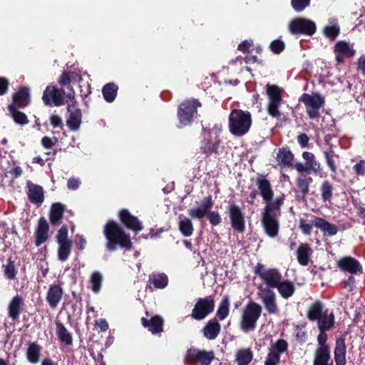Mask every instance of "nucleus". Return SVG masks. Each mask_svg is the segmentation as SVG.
<instances>
[{"label": "nucleus", "instance_id": "51", "mask_svg": "<svg viewBox=\"0 0 365 365\" xmlns=\"http://www.w3.org/2000/svg\"><path fill=\"white\" fill-rule=\"evenodd\" d=\"M323 154H324V156L326 160V163H327L329 170L332 173H335L337 170V167L334 160V151L332 150H330L329 151H324Z\"/></svg>", "mask_w": 365, "mask_h": 365}, {"label": "nucleus", "instance_id": "14", "mask_svg": "<svg viewBox=\"0 0 365 365\" xmlns=\"http://www.w3.org/2000/svg\"><path fill=\"white\" fill-rule=\"evenodd\" d=\"M214 300L210 297L200 298L195 304L191 316L193 319L201 320L205 319L214 310Z\"/></svg>", "mask_w": 365, "mask_h": 365}, {"label": "nucleus", "instance_id": "36", "mask_svg": "<svg viewBox=\"0 0 365 365\" xmlns=\"http://www.w3.org/2000/svg\"><path fill=\"white\" fill-rule=\"evenodd\" d=\"M312 249L306 244L301 245L297 250V257L299 264L306 266L309 262Z\"/></svg>", "mask_w": 365, "mask_h": 365}, {"label": "nucleus", "instance_id": "52", "mask_svg": "<svg viewBox=\"0 0 365 365\" xmlns=\"http://www.w3.org/2000/svg\"><path fill=\"white\" fill-rule=\"evenodd\" d=\"M269 48L274 54H279L285 49V43L282 40L277 38L271 41Z\"/></svg>", "mask_w": 365, "mask_h": 365}, {"label": "nucleus", "instance_id": "8", "mask_svg": "<svg viewBox=\"0 0 365 365\" xmlns=\"http://www.w3.org/2000/svg\"><path fill=\"white\" fill-rule=\"evenodd\" d=\"M266 93L269 98L267 112L273 118H279L281 113L279 106L283 101L282 90L277 85L267 84Z\"/></svg>", "mask_w": 365, "mask_h": 365}, {"label": "nucleus", "instance_id": "48", "mask_svg": "<svg viewBox=\"0 0 365 365\" xmlns=\"http://www.w3.org/2000/svg\"><path fill=\"white\" fill-rule=\"evenodd\" d=\"M230 300L228 297H225L217 309V315L220 319L223 320L229 314Z\"/></svg>", "mask_w": 365, "mask_h": 365}, {"label": "nucleus", "instance_id": "2", "mask_svg": "<svg viewBox=\"0 0 365 365\" xmlns=\"http://www.w3.org/2000/svg\"><path fill=\"white\" fill-rule=\"evenodd\" d=\"M214 205V200L211 195L205 197L200 202L199 207L192 208L187 210L192 218L201 220L206 217L212 226H217L222 221V218L217 211H211Z\"/></svg>", "mask_w": 365, "mask_h": 365}, {"label": "nucleus", "instance_id": "31", "mask_svg": "<svg viewBox=\"0 0 365 365\" xmlns=\"http://www.w3.org/2000/svg\"><path fill=\"white\" fill-rule=\"evenodd\" d=\"M41 346L37 342H32L28 344L26 350L27 360L31 364H37L40 361Z\"/></svg>", "mask_w": 365, "mask_h": 365}, {"label": "nucleus", "instance_id": "40", "mask_svg": "<svg viewBox=\"0 0 365 365\" xmlns=\"http://www.w3.org/2000/svg\"><path fill=\"white\" fill-rule=\"evenodd\" d=\"M252 358L253 354L250 349H241L235 353L237 365H248L252 361Z\"/></svg>", "mask_w": 365, "mask_h": 365}, {"label": "nucleus", "instance_id": "21", "mask_svg": "<svg viewBox=\"0 0 365 365\" xmlns=\"http://www.w3.org/2000/svg\"><path fill=\"white\" fill-rule=\"evenodd\" d=\"M31 102L30 91L26 86H21L18 91L12 95V102L8 106H14L17 108H25Z\"/></svg>", "mask_w": 365, "mask_h": 365}, {"label": "nucleus", "instance_id": "59", "mask_svg": "<svg viewBox=\"0 0 365 365\" xmlns=\"http://www.w3.org/2000/svg\"><path fill=\"white\" fill-rule=\"evenodd\" d=\"M179 228H193L191 220L182 214L180 215Z\"/></svg>", "mask_w": 365, "mask_h": 365}, {"label": "nucleus", "instance_id": "57", "mask_svg": "<svg viewBox=\"0 0 365 365\" xmlns=\"http://www.w3.org/2000/svg\"><path fill=\"white\" fill-rule=\"evenodd\" d=\"M352 169L357 176H365V160H360Z\"/></svg>", "mask_w": 365, "mask_h": 365}, {"label": "nucleus", "instance_id": "55", "mask_svg": "<svg viewBox=\"0 0 365 365\" xmlns=\"http://www.w3.org/2000/svg\"><path fill=\"white\" fill-rule=\"evenodd\" d=\"M48 230H37L36 232V245L39 246L46 242L48 237Z\"/></svg>", "mask_w": 365, "mask_h": 365}, {"label": "nucleus", "instance_id": "38", "mask_svg": "<svg viewBox=\"0 0 365 365\" xmlns=\"http://www.w3.org/2000/svg\"><path fill=\"white\" fill-rule=\"evenodd\" d=\"M22 299L16 296L12 299L9 305V316L13 319L19 318L21 308H22Z\"/></svg>", "mask_w": 365, "mask_h": 365}, {"label": "nucleus", "instance_id": "15", "mask_svg": "<svg viewBox=\"0 0 365 365\" xmlns=\"http://www.w3.org/2000/svg\"><path fill=\"white\" fill-rule=\"evenodd\" d=\"M65 92L53 86H48L43 91L42 100L46 106H60L63 105Z\"/></svg>", "mask_w": 365, "mask_h": 365}, {"label": "nucleus", "instance_id": "23", "mask_svg": "<svg viewBox=\"0 0 365 365\" xmlns=\"http://www.w3.org/2000/svg\"><path fill=\"white\" fill-rule=\"evenodd\" d=\"M232 228H245V220L241 208L235 203L230 204L227 208Z\"/></svg>", "mask_w": 365, "mask_h": 365}, {"label": "nucleus", "instance_id": "39", "mask_svg": "<svg viewBox=\"0 0 365 365\" xmlns=\"http://www.w3.org/2000/svg\"><path fill=\"white\" fill-rule=\"evenodd\" d=\"M118 86L114 83H108L104 85L102 88V94L105 101L108 103H112L116 98Z\"/></svg>", "mask_w": 365, "mask_h": 365}, {"label": "nucleus", "instance_id": "41", "mask_svg": "<svg viewBox=\"0 0 365 365\" xmlns=\"http://www.w3.org/2000/svg\"><path fill=\"white\" fill-rule=\"evenodd\" d=\"M56 334L61 341L65 343L66 345H71L72 344V336L63 324H56Z\"/></svg>", "mask_w": 365, "mask_h": 365}, {"label": "nucleus", "instance_id": "6", "mask_svg": "<svg viewBox=\"0 0 365 365\" xmlns=\"http://www.w3.org/2000/svg\"><path fill=\"white\" fill-rule=\"evenodd\" d=\"M262 312V307L255 302L247 304L242 312L240 328L245 332L253 331Z\"/></svg>", "mask_w": 365, "mask_h": 365}, {"label": "nucleus", "instance_id": "1", "mask_svg": "<svg viewBox=\"0 0 365 365\" xmlns=\"http://www.w3.org/2000/svg\"><path fill=\"white\" fill-rule=\"evenodd\" d=\"M252 115L249 111L233 109L229 115V129L235 136H243L250 129Z\"/></svg>", "mask_w": 365, "mask_h": 365}, {"label": "nucleus", "instance_id": "13", "mask_svg": "<svg viewBox=\"0 0 365 365\" xmlns=\"http://www.w3.org/2000/svg\"><path fill=\"white\" fill-rule=\"evenodd\" d=\"M258 295L269 314H274L277 313L278 307L276 301V294L273 290L259 285L258 287Z\"/></svg>", "mask_w": 365, "mask_h": 365}, {"label": "nucleus", "instance_id": "12", "mask_svg": "<svg viewBox=\"0 0 365 365\" xmlns=\"http://www.w3.org/2000/svg\"><path fill=\"white\" fill-rule=\"evenodd\" d=\"M335 61L337 65L344 63L346 59H351L356 55L353 46L344 40L338 41L333 47Z\"/></svg>", "mask_w": 365, "mask_h": 365}, {"label": "nucleus", "instance_id": "54", "mask_svg": "<svg viewBox=\"0 0 365 365\" xmlns=\"http://www.w3.org/2000/svg\"><path fill=\"white\" fill-rule=\"evenodd\" d=\"M73 78V73L69 71H63L59 78L58 82L61 86L68 87L71 86V83Z\"/></svg>", "mask_w": 365, "mask_h": 365}, {"label": "nucleus", "instance_id": "28", "mask_svg": "<svg viewBox=\"0 0 365 365\" xmlns=\"http://www.w3.org/2000/svg\"><path fill=\"white\" fill-rule=\"evenodd\" d=\"M276 159L282 166L292 168L294 165V156L289 147L279 148Z\"/></svg>", "mask_w": 365, "mask_h": 365}, {"label": "nucleus", "instance_id": "17", "mask_svg": "<svg viewBox=\"0 0 365 365\" xmlns=\"http://www.w3.org/2000/svg\"><path fill=\"white\" fill-rule=\"evenodd\" d=\"M58 243V257L63 262L68 259L72 247V242L68 238L67 230H59L56 236Z\"/></svg>", "mask_w": 365, "mask_h": 365}, {"label": "nucleus", "instance_id": "5", "mask_svg": "<svg viewBox=\"0 0 365 365\" xmlns=\"http://www.w3.org/2000/svg\"><path fill=\"white\" fill-rule=\"evenodd\" d=\"M299 101L304 103L309 119L318 120L320 118V109L325 103V99L321 94L317 92L312 94L303 93Z\"/></svg>", "mask_w": 365, "mask_h": 365}, {"label": "nucleus", "instance_id": "62", "mask_svg": "<svg viewBox=\"0 0 365 365\" xmlns=\"http://www.w3.org/2000/svg\"><path fill=\"white\" fill-rule=\"evenodd\" d=\"M9 86V82L7 78L0 77V96L7 93Z\"/></svg>", "mask_w": 365, "mask_h": 365}, {"label": "nucleus", "instance_id": "63", "mask_svg": "<svg viewBox=\"0 0 365 365\" xmlns=\"http://www.w3.org/2000/svg\"><path fill=\"white\" fill-rule=\"evenodd\" d=\"M297 142L302 148L307 147L309 144V137L306 133H301L297 135Z\"/></svg>", "mask_w": 365, "mask_h": 365}, {"label": "nucleus", "instance_id": "49", "mask_svg": "<svg viewBox=\"0 0 365 365\" xmlns=\"http://www.w3.org/2000/svg\"><path fill=\"white\" fill-rule=\"evenodd\" d=\"M340 29L338 25L327 26L324 28V35L331 41H334L339 34Z\"/></svg>", "mask_w": 365, "mask_h": 365}, {"label": "nucleus", "instance_id": "27", "mask_svg": "<svg viewBox=\"0 0 365 365\" xmlns=\"http://www.w3.org/2000/svg\"><path fill=\"white\" fill-rule=\"evenodd\" d=\"M64 211L65 207L62 203L52 204L49 212V220L52 226L58 227L61 225Z\"/></svg>", "mask_w": 365, "mask_h": 365}, {"label": "nucleus", "instance_id": "24", "mask_svg": "<svg viewBox=\"0 0 365 365\" xmlns=\"http://www.w3.org/2000/svg\"><path fill=\"white\" fill-rule=\"evenodd\" d=\"M26 187L28 189L27 195L30 202L36 205H41L44 200L43 187L29 180L26 182Z\"/></svg>", "mask_w": 365, "mask_h": 365}, {"label": "nucleus", "instance_id": "37", "mask_svg": "<svg viewBox=\"0 0 365 365\" xmlns=\"http://www.w3.org/2000/svg\"><path fill=\"white\" fill-rule=\"evenodd\" d=\"M7 109L15 123L21 126L29 123V120L27 115L20 110L21 108H14L12 106H8Z\"/></svg>", "mask_w": 365, "mask_h": 365}, {"label": "nucleus", "instance_id": "53", "mask_svg": "<svg viewBox=\"0 0 365 365\" xmlns=\"http://www.w3.org/2000/svg\"><path fill=\"white\" fill-rule=\"evenodd\" d=\"M311 0H291V6L296 12H302L310 4Z\"/></svg>", "mask_w": 365, "mask_h": 365}, {"label": "nucleus", "instance_id": "43", "mask_svg": "<svg viewBox=\"0 0 365 365\" xmlns=\"http://www.w3.org/2000/svg\"><path fill=\"white\" fill-rule=\"evenodd\" d=\"M333 190L334 187L329 181L325 180L322 182L320 187V191L321 198L324 202L331 201L333 197Z\"/></svg>", "mask_w": 365, "mask_h": 365}, {"label": "nucleus", "instance_id": "11", "mask_svg": "<svg viewBox=\"0 0 365 365\" xmlns=\"http://www.w3.org/2000/svg\"><path fill=\"white\" fill-rule=\"evenodd\" d=\"M255 272L269 289L276 288L282 279V274L277 269L265 268L262 264L256 267Z\"/></svg>", "mask_w": 365, "mask_h": 365}, {"label": "nucleus", "instance_id": "61", "mask_svg": "<svg viewBox=\"0 0 365 365\" xmlns=\"http://www.w3.org/2000/svg\"><path fill=\"white\" fill-rule=\"evenodd\" d=\"M56 138H54V140H53L51 138L48 136H44L41 139V144L43 147L46 149L52 148V147L56 143Z\"/></svg>", "mask_w": 365, "mask_h": 365}, {"label": "nucleus", "instance_id": "22", "mask_svg": "<svg viewBox=\"0 0 365 365\" xmlns=\"http://www.w3.org/2000/svg\"><path fill=\"white\" fill-rule=\"evenodd\" d=\"M117 215L120 224L125 228H143L142 222L138 217L132 215L126 208L120 209Z\"/></svg>", "mask_w": 365, "mask_h": 365}, {"label": "nucleus", "instance_id": "30", "mask_svg": "<svg viewBox=\"0 0 365 365\" xmlns=\"http://www.w3.org/2000/svg\"><path fill=\"white\" fill-rule=\"evenodd\" d=\"M141 322L143 327H147L153 334L163 331V319L159 316L153 317L150 320L143 317Z\"/></svg>", "mask_w": 365, "mask_h": 365}, {"label": "nucleus", "instance_id": "33", "mask_svg": "<svg viewBox=\"0 0 365 365\" xmlns=\"http://www.w3.org/2000/svg\"><path fill=\"white\" fill-rule=\"evenodd\" d=\"M346 345L344 340L339 339L336 341L334 349V359L336 365H345L346 364Z\"/></svg>", "mask_w": 365, "mask_h": 365}, {"label": "nucleus", "instance_id": "10", "mask_svg": "<svg viewBox=\"0 0 365 365\" xmlns=\"http://www.w3.org/2000/svg\"><path fill=\"white\" fill-rule=\"evenodd\" d=\"M221 140L218 136L212 137L210 133L205 134L200 144V150L207 157L212 154L219 155L223 153L225 147L221 145Z\"/></svg>", "mask_w": 365, "mask_h": 365}, {"label": "nucleus", "instance_id": "19", "mask_svg": "<svg viewBox=\"0 0 365 365\" xmlns=\"http://www.w3.org/2000/svg\"><path fill=\"white\" fill-rule=\"evenodd\" d=\"M78 103L74 101L73 103L67 106V110L70 113L66 120V125L71 130H78L81 124L82 113L81 110L78 107Z\"/></svg>", "mask_w": 365, "mask_h": 365}, {"label": "nucleus", "instance_id": "42", "mask_svg": "<svg viewBox=\"0 0 365 365\" xmlns=\"http://www.w3.org/2000/svg\"><path fill=\"white\" fill-rule=\"evenodd\" d=\"M329 350L321 349L315 351L314 365H331Z\"/></svg>", "mask_w": 365, "mask_h": 365}, {"label": "nucleus", "instance_id": "58", "mask_svg": "<svg viewBox=\"0 0 365 365\" xmlns=\"http://www.w3.org/2000/svg\"><path fill=\"white\" fill-rule=\"evenodd\" d=\"M327 339V334L321 331V333L318 335L317 341L319 343V347L317 351H320L321 349L329 350V346L326 344Z\"/></svg>", "mask_w": 365, "mask_h": 365}, {"label": "nucleus", "instance_id": "64", "mask_svg": "<svg viewBox=\"0 0 365 365\" xmlns=\"http://www.w3.org/2000/svg\"><path fill=\"white\" fill-rule=\"evenodd\" d=\"M357 69L361 71V73L365 76V54L359 57L357 62Z\"/></svg>", "mask_w": 365, "mask_h": 365}, {"label": "nucleus", "instance_id": "45", "mask_svg": "<svg viewBox=\"0 0 365 365\" xmlns=\"http://www.w3.org/2000/svg\"><path fill=\"white\" fill-rule=\"evenodd\" d=\"M323 313L322 304L319 302H316L310 306L307 316L310 320H319Z\"/></svg>", "mask_w": 365, "mask_h": 365}, {"label": "nucleus", "instance_id": "26", "mask_svg": "<svg viewBox=\"0 0 365 365\" xmlns=\"http://www.w3.org/2000/svg\"><path fill=\"white\" fill-rule=\"evenodd\" d=\"M302 158L306 161L305 164L308 168L309 173H313L316 175H320L322 168L320 163L316 159L314 153L308 151L302 153Z\"/></svg>", "mask_w": 365, "mask_h": 365}, {"label": "nucleus", "instance_id": "60", "mask_svg": "<svg viewBox=\"0 0 365 365\" xmlns=\"http://www.w3.org/2000/svg\"><path fill=\"white\" fill-rule=\"evenodd\" d=\"M49 120H50V123L53 128H62L63 121H62L61 118L58 115H56V114L51 115Z\"/></svg>", "mask_w": 365, "mask_h": 365}, {"label": "nucleus", "instance_id": "7", "mask_svg": "<svg viewBox=\"0 0 365 365\" xmlns=\"http://www.w3.org/2000/svg\"><path fill=\"white\" fill-rule=\"evenodd\" d=\"M288 31L294 36L304 35L312 36L317 31V26L313 21L309 19L297 17L289 22Z\"/></svg>", "mask_w": 365, "mask_h": 365}, {"label": "nucleus", "instance_id": "35", "mask_svg": "<svg viewBox=\"0 0 365 365\" xmlns=\"http://www.w3.org/2000/svg\"><path fill=\"white\" fill-rule=\"evenodd\" d=\"M279 294L284 299L291 297L295 291V287L293 282L288 280H282L276 287Z\"/></svg>", "mask_w": 365, "mask_h": 365}, {"label": "nucleus", "instance_id": "3", "mask_svg": "<svg viewBox=\"0 0 365 365\" xmlns=\"http://www.w3.org/2000/svg\"><path fill=\"white\" fill-rule=\"evenodd\" d=\"M202 103L197 99H188L182 102L178 108L177 117L179 127L190 125L197 117V109Z\"/></svg>", "mask_w": 365, "mask_h": 365}, {"label": "nucleus", "instance_id": "29", "mask_svg": "<svg viewBox=\"0 0 365 365\" xmlns=\"http://www.w3.org/2000/svg\"><path fill=\"white\" fill-rule=\"evenodd\" d=\"M63 295L62 288L56 284L50 286L47 293L46 299L51 307L55 308L61 301Z\"/></svg>", "mask_w": 365, "mask_h": 365}, {"label": "nucleus", "instance_id": "47", "mask_svg": "<svg viewBox=\"0 0 365 365\" xmlns=\"http://www.w3.org/2000/svg\"><path fill=\"white\" fill-rule=\"evenodd\" d=\"M150 282L154 284L155 287L163 289L167 286L168 279L164 274H153L150 277Z\"/></svg>", "mask_w": 365, "mask_h": 365}, {"label": "nucleus", "instance_id": "50", "mask_svg": "<svg viewBox=\"0 0 365 365\" xmlns=\"http://www.w3.org/2000/svg\"><path fill=\"white\" fill-rule=\"evenodd\" d=\"M103 277L98 272H94L91 277V282L92 284V289L94 292L97 293L100 291Z\"/></svg>", "mask_w": 365, "mask_h": 365}, {"label": "nucleus", "instance_id": "46", "mask_svg": "<svg viewBox=\"0 0 365 365\" xmlns=\"http://www.w3.org/2000/svg\"><path fill=\"white\" fill-rule=\"evenodd\" d=\"M313 180L311 177L308 178H299L297 180V186L302 193L303 197H306L309 192V185Z\"/></svg>", "mask_w": 365, "mask_h": 365}, {"label": "nucleus", "instance_id": "44", "mask_svg": "<svg viewBox=\"0 0 365 365\" xmlns=\"http://www.w3.org/2000/svg\"><path fill=\"white\" fill-rule=\"evenodd\" d=\"M334 322V318L333 314L324 312L322 316L318 320L319 328L321 331L329 329L332 327Z\"/></svg>", "mask_w": 365, "mask_h": 365}, {"label": "nucleus", "instance_id": "4", "mask_svg": "<svg viewBox=\"0 0 365 365\" xmlns=\"http://www.w3.org/2000/svg\"><path fill=\"white\" fill-rule=\"evenodd\" d=\"M284 195L277 197L273 202L266 204L262 217V223L264 228H278L279 223L277 216L280 214L281 207L284 204Z\"/></svg>", "mask_w": 365, "mask_h": 365}, {"label": "nucleus", "instance_id": "18", "mask_svg": "<svg viewBox=\"0 0 365 365\" xmlns=\"http://www.w3.org/2000/svg\"><path fill=\"white\" fill-rule=\"evenodd\" d=\"M256 185L260 196L266 204L273 202L274 191L269 180L259 175L256 178Z\"/></svg>", "mask_w": 365, "mask_h": 365}, {"label": "nucleus", "instance_id": "25", "mask_svg": "<svg viewBox=\"0 0 365 365\" xmlns=\"http://www.w3.org/2000/svg\"><path fill=\"white\" fill-rule=\"evenodd\" d=\"M336 264L341 270L349 272L351 274L362 272V267L359 261L351 257H342L337 261Z\"/></svg>", "mask_w": 365, "mask_h": 365}, {"label": "nucleus", "instance_id": "32", "mask_svg": "<svg viewBox=\"0 0 365 365\" xmlns=\"http://www.w3.org/2000/svg\"><path fill=\"white\" fill-rule=\"evenodd\" d=\"M314 226L316 228H336L334 225H332L323 218L313 216L312 220H310V224H307L305 220H300L299 228H312Z\"/></svg>", "mask_w": 365, "mask_h": 365}, {"label": "nucleus", "instance_id": "9", "mask_svg": "<svg viewBox=\"0 0 365 365\" xmlns=\"http://www.w3.org/2000/svg\"><path fill=\"white\" fill-rule=\"evenodd\" d=\"M104 233L108 240L106 247L109 250H115L117 245L124 247L130 246V237L123 232V230H105Z\"/></svg>", "mask_w": 365, "mask_h": 365}, {"label": "nucleus", "instance_id": "56", "mask_svg": "<svg viewBox=\"0 0 365 365\" xmlns=\"http://www.w3.org/2000/svg\"><path fill=\"white\" fill-rule=\"evenodd\" d=\"M4 274L9 279H13L15 277L16 271L14 264L11 262H9L6 264L4 265Z\"/></svg>", "mask_w": 365, "mask_h": 365}, {"label": "nucleus", "instance_id": "16", "mask_svg": "<svg viewBox=\"0 0 365 365\" xmlns=\"http://www.w3.org/2000/svg\"><path fill=\"white\" fill-rule=\"evenodd\" d=\"M287 342L284 339H279L275 343L272 344L264 365H278L280 354L287 351Z\"/></svg>", "mask_w": 365, "mask_h": 365}, {"label": "nucleus", "instance_id": "34", "mask_svg": "<svg viewBox=\"0 0 365 365\" xmlns=\"http://www.w3.org/2000/svg\"><path fill=\"white\" fill-rule=\"evenodd\" d=\"M220 324L216 320H210L203 329L204 336L212 340L217 338L220 331Z\"/></svg>", "mask_w": 365, "mask_h": 365}, {"label": "nucleus", "instance_id": "20", "mask_svg": "<svg viewBox=\"0 0 365 365\" xmlns=\"http://www.w3.org/2000/svg\"><path fill=\"white\" fill-rule=\"evenodd\" d=\"M215 357L212 351H207L196 349H190L187 351L186 359L194 363H200L202 365H209Z\"/></svg>", "mask_w": 365, "mask_h": 365}]
</instances>
